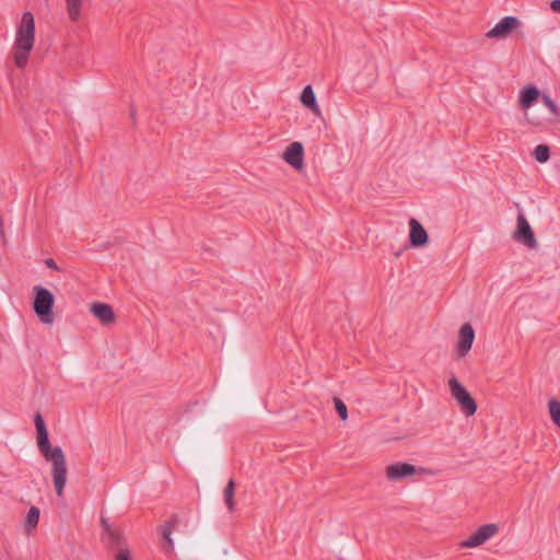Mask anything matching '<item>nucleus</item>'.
I'll return each instance as SVG.
<instances>
[{"label":"nucleus","instance_id":"20e7f679","mask_svg":"<svg viewBox=\"0 0 560 560\" xmlns=\"http://www.w3.org/2000/svg\"><path fill=\"white\" fill-rule=\"evenodd\" d=\"M448 386L452 397L457 401L462 412L467 417L474 416L477 411V404L468 390L456 377L448 380Z\"/></svg>","mask_w":560,"mask_h":560},{"label":"nucleus","instance_id":"6ab92c4d","mask_svg":"<svg viewBox=\"0 0 560 560\" xmlns=\"http://www.w3.org/2000/svg\"><path fill=\"white\" fill-rule=\"evenodd\" d=\"M39 514L40 512L37 506H31L25 520V530L27 533H31L33 529L36 528L39 521Z\"/></svg>","mask_w":560,"mask_h":560},{"label":"nucleus","instance_id":"423d86ee","mask_svg":"<svg viewBox=\"0 0 560 560\" xmlns=\"http://www.w3.org/2000/svg\"><path fill=\"white\" fill-rule=\"evenodd\" d=\"M522 25L518 18L508 15L501 19L490 31L486 33L489 39H505Z\"/></svg>","mask_w":560,"mask_h":560},{"label":"nucleus","instance_id":"9d476101","mask_svg":"<svg viewBox=\"0 0 560 560\" xmlns=\"http://www.w3.org/2000/svg\"><path fill=\"white\" fill-rule=\"evenodd\" d=\"M475 340V330L469 323L464 324L459 329V339L457 342V352L459 357H465L471 349Z\"/></svg>","mask_w":560,"mask_h":560},{"label":"nucleus","instance_id":"f8f14e48","mask_svg":"<svg viewBox=\"0 0 560 560\" xmlns=\"http://www.w3.org/2000/svg\"><path fill=\"white\" fill-rule=\"evenodd\" d=\"M410 225V233H409V241L411 246L413 247H421L428 244L429 242V235L424 228L416 220L411 219L409 221Z\"/></svg>","mask_w":560,"mask_h":560},{"label":"nucleus","instance_id":"aec40b11","mask_svg":"<svg viewBox=\"0 0 560 560\" xmlns=\"http://www.w3.org/2000/svg\"><path fill=\"white\" fill-rule=\"evenodd\" d=\"M82 4L83 0H66L67 12L71 21L79 20Z\"/></svg>","mask_w":560,"mask_h":560},{"label":"nucleus","instance_id":"6e6552de","mask_svg":"<svg viewBox=\"0 0 560 560\" xmlns=\"http://www.w3.org/2000/svg\"><path fill=\"white\" fill-rule=\"evenodd\" d=\"M513 238L529 248L537 247V241L535 238L534 232L523 214L517 217V229L514 232Z\"/></svg>","mask_w":560,"mask_h":560},{"label":"nucleus","instance_id":"412c9836","mask_svg":"<svg viewBox=\"0 0 560 560\" xmlns=\"http://www.w3.org/2000/svg\"><path fill=\"white\" fill-rule=\"evenodd\" d=\"M533 155L535 160L538 161L539 163H545L550 158V149L547 144H538L534 149Z\"/></svg>","mask_w":560,"mask_h":560},{"label":"nucleus","instance_id":"4be33fe9","mask_svg":"<svg viewBox=\"0 0 560 560\" xmlns=\"http://www.w3.org/2000/svg\"><path fill=\"white\" fill-rule=\"evenodd\" d=\"M549 412L555 424L560 428V401L551 399L549 401Z\"/></svg>","mask_w":560,"mask_h":560},{"label":"nucleus","instance_id":"dca6fc26","mask_svg":"<svg viewBox=\"0 0 560 560\" xmlns=\"http://www.w3.org/2000/svg\"><path fill=\"white\" fill-rule=\"evenodd\" d=\"M301 103L313 114L320 116V108L317 104L315 93L311 85H306L301 93Z\"/></svg>","mask_w":560,"mask_h":560},{"label":"nucleus","instance_id":"b1692460","mask_svg":"<svg viewBox=\"0 0 560 560\" xmlns=\"http://www.w3.org/2000/svg\"><path fill=\"white\" fill-rule=\"evenodd\" d=\"M334 405L337 413L339 415L341 420L348 419V409L346 404L338 397H334Z\"/></svg>","mask_w":560,"mask_h":560},{"label":"nucleus","instance_id":"f03ea898","mask_svg":"<svg viewBox=\"0 0 560 560\" xmlns=\"http://www.w3.org/2000/svg\"><path fill=\"white\" fill-rule=\"evenodd\" d=\"M34 43L35 20L34 15L26 11L22 14L13 44V59L18 68L23 69L27 65Z\"/></svg>","mask_w":560,"mask_h":560},{"label":"nucleus","instance_id":"f3484780","mask_svg":"<svg viewBox=\"0 0 560 560\" xmlns=\"http://www.w3.org/2000/svg\"><path fill=\"white\" fill-rule=\"evenodd\" d=\"M106 549L114 555L115 560H133L126 539L114 544Z\"/></svg>","mask_w":560,"mask_h":560},{"label":"nucleus","instance_id":"7ed1b4c3","mask_svg":"<svg viewBox=\"0 0 560 560\" xmlns=\"http://www.w3.org/2000/svg\"><path fill=\"white\" fill-rule=\"evenodd\" d=\"M34 292V301H33V310L34 313L38 316L42 323L44 324H52L55 319V315L52 312V307L55 304L54 294L46 288L36 285L33 289Z\"/></svg>","mask_w":560,"mask_h":560},{"label":"nucleus","instance_id":"4468645a","mask_svg":"<svg viewBox=\"0 0 560 560\" xmlns=\"http://www.w3.org/2000/svg\"><path fill=\"white\" fill-rule=\"evenodd\" d=\"M92 314L98 318L102 324L108 325L115 320V314L110 305L95 302L91 305Z\"/></svg>","mask_w":560,"mask_h":560},{"label":"nucleus","instance_id":"393cba45","mask_svg":"<svg viewBox=\"0 0 560 560\" xmlns=\"http://www.w3.org/2000/svg\"><path fill=\"white\" fill-rule=\"evenodd\" d=\"M550 9H551L553 12L560 13V0H552V1L550 2Z\"/></svg>","mask_w":560,"mask_h":560},{"label":"nucleus","instance_id":"5701e85b","mask_svg":"<svg viewBox=\"0 0 560 560\" xmlns=\"http://www.w3.org/2000/svg\"><path fill=\"white\" fill-rule=\"evenodd\" d=\"M542 103L550 110L553 117L559 116V108L556 102L547 94L541 95Z\"/></svg>","mask_w":560,"mask_h":560},{"label":"nucleus","instance_id":"39448f33","mask_svg":"<svg viewBox=\"0 0 560 560\" xmlns=\"http://www.w3.org/2000/svg\"><path fill=\"white\" fill-rule=\"evenodd\" d=\"M499 533V525L489 523L481 525L475 533L463 540L459 545L462 548H476L483 545Z\"/></svg>","mask_w":560,"mask_h":560},{"label":"nucleus","instance_id":"a211bd4d","mask_svg":"<svg viewBox=\"0 0 560 560\" xmlns=\"http://www.w3.org/2000/svg\"><path fill=\"white\" fill-rule=\"evenodd\" d=\"M236 483L234 479H230L226 487L224 488L223 495L224 502L230 512H234L235 502H234V493H235Z\"/></svg>","mask_w":560,"mask_h":560},{"label":"nucleus","instance_id":"0eeeda50","mask_svg":"<svg viewBox=\"0 0 560 560\" xmlns=\"http://www.w3.org/2000/svg\"><path fill=\"white\" fill-rule=\"evenodd\" d=\"M431 475L432 471L428 468H417L409 463L398 462L386 467V477L389 480H400L406 477L413 476L415 474Z\"/></svg>","mask_w":560,"mask_h":560},{"label":"nucleus","instance_id":"a878e982","mask_svg":"<svg viewBox=\"0 0 560 560\" xmlns=\"http://www.w3.org/2000/svg\"><path fill=\"white\" fill-rule=\"evenodd\" d=\"M45 265L48 267V268H51L54 270H58V266L56 264V261L52 259V258H48L45 260Z\"/></svg>","mask_w":560,"mask_h":560},{"label":"nucleus","instance_id":"f257e3e1","mask_svg":"<svg viewBox=\"0 0 560 560\" xmlns=\"http://www.w3.org/2000/svg\"><path fill=\"white\" fill-rule=\"evenodd\" d=\"M37 435V446L40 454L47 462L51 463L52 481L57 495H62L67 481V466L63 451L60 446L51 447L49 433L39 412L34 417Z\"/></svg>","mask_w":560,"mask_h":560},{"label":"nucleus","instance_id":"1a4fd4ad","mask_svg":"<svg viewBox=\"0 0 560 560\" xmlns=\"http://www.w3.org/2000/svg\"><path fill=\"white\" fill-rule=\"evenodd\" d=\"M283 160L295 170L304 166V148L301 142H292L283 152Z\"/></svg>","mask_w":560,"mask_h":560},{"label":"nucleus","instance_id":"9b49d317","mask_svg":"<svg viewBox=\"0 0 560 560\" xmlns=\"http://www.w3.org/2000/svg\"><path fill=\"white\" fill-rule=\"evenodd\" d=\"M101 526H102V541L104 542L106 548L126 539L125 536L122 535L121 530L113 527L109 524L107 518L101 517Z\"/></svg>","mask_w":560,"mask_h":560},{"label":"nucleus","instance_id":"2eb2a0df","mask_svg":"<svg viewBox=\"0 0 560 560\" xmlns=\"http://www.w3.org/2000/svg\"><path fill=\"white\" fill-rule=\"evenodd\" d=\"M539 97L540 91L538 88L535 85H528L520 93V105L523 109H528Z\"/></svg>","mask_w":560,"mask_h":560},{"label":"nucleus","instance_id":"ddd939ff","mask_svg":"<svg viewBox=\"0 0 560 560\" xmlns=\"http://www.w3.org/2000/svg\"><path fill=\"white\" fill-rule=\"evenodd\" d=\"M179 524L178 516L176 514H173L171 518L161 526V535L164 540V548L166 551H173L174 550V541L171 537L172 532L177 528Z\"/></svg>","mask_w":560,"mask_h":560}]
</instances>
